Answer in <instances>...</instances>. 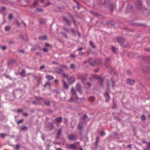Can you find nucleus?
Masks as SVG:
<instances>
[{
	"label": "nucleus",
	"mask_w": 150,
	"mask_h": 150,
	"mask_svg": "<svg viewBox=\"0 0 150 150\" xmlns=\"http://www.w3.org/2000/svg\"><path fill=\"white\" fill-rule=\"evenodd\" d=\"M63 77L62 78V81L64 87L66 89H68L69 88V86L66 83V80L67 79L69 83H72L75 81V78L73 77H71L68 78L67 75L64 73L63 74Z\"/></svg>",
	"instance_id": "obj_1"
},
{
	"label": "nucleus",
	"mask_w": 150,
	"mask_h": 150,
	"mask_svg": "<svg viewBox=\"0 0 150 150\" xmlns=\"http://www.w3.org/2000/svg\"><path fill=\"white\" fill-rule=\"evenodd\" d=\"M71 93L72 94V96L71 98L70 101L71 102H76L78 98L76 91L74 88H72L71 90Z\"/></svg>",
	"instance_id": "obj_2"
},
{
	"label": "nucleus",
	"mask_w": 150,
	"mask_h": 150,
	"mask_svg": "<svg viewBox=\"0 0 150 150\" xmlns=\"http://www.w3.org/2000/svg\"><path fill=\"white\" fill-rule=\"evenodd\" d=\"M35 100L32 102L34 105H43V99L39 97H35Z\"/></svg>",
	"instance_id": "obj_3"
},
{
	"label": "nucleus",
	"mask_w": 150,
	"mask_h": 150,
	"mask_svg": "<svg viewBox=\"0 0 150 150\" xmlns=\"http://www.w3.org/2000/svg\"><path fill=\"white\" fill-rule=\"evenodd\" d=\"M92 76L95 79H99L101 82V85L102 86V83L103 81V79H102L101 78L100 76L94 74H92Z\"/></svg>",
	"instance_id": "obj_4"
},
{
	"label": "nucleus",
	"mask_w": 150,
	"mask_h": 150,
	"mask_svg": "<svg viewBox=\"0 0 150 150\" xmlns=\"http://www.w3.org/2000/svg\"><path fill=\"white\" fill-rule=\"evenodd\" d=\"M114 83V81L112 80L109 81L107 83V86L109 88H113Z\"/></svg>",
	"instance_id": "obj_5"
},
{
	"label": "nucleus",
	"mask_w": 150,
	"mask_h": 150,
	"mask_svg": "<svg viewBox=\"0 0 150 150\" xmlns=\"http://www.w3.org/2000/svg\"><path fill=\"white\" fill-rule=\"evenodd\" d=\"M67 147L70 149H77V147L75 144H68L67 145Z\"/></svg>",
	"instance_id": "obj_6"
},
{
	"label": "nucleus",
	"mask_w": 150,
	"mask_h": 150,
	"mask_svg": "<svg viewBox=\"0 0 150 150\" xmlns=\"http://www.w3.org/2000/svg\"><path fill=\"white\" fill-rule=\"evenodd\" d=\"M76 89L81 94L82 93V91L81 90V87L79 83H77L76 84Z\"/></svg>",
	"instance_id": "obj_7"
},
{
	"label": "nucleus",
	"mask_w": 150,
	"mask_h": 150,
	"mask_svg": "<svg viewBox=\"0 0 150 150\" xmlns=\"http://www.w3.org/2000/svg\"><path fill=\"white\" fill-rule=\"evenodd\" d=\"M127 83L128 84L132 85L135 83V81L133 80L128 79L127 80Z\"/></svg>",
	"instance_id": "obj_8"
},
{
	"label": "nucleus",
	"mask_w": 150,
	"mask_h": 150,
	"mask_svg": "<svg viewBox=\"0 0 150 150\" xmlns=\"http://www.w3.org/2000/svg\"><path fill=\"white\" fill-rule=\"evenodd\" d=\"M68 137L69 139L70 140H75L76 139L75 136L73 134L69 135Z\"/></svg>",
	"instance_id": "obj_9"
},
{
	"label": "nucleus",
	"mask_w": 150,
	"mask_h": 150,
	"mask_svg": "<svg viewBox=\"0 0 150 150\" xmlns=\"http://www.w3.org/2000/svg\"><path fill=\"white\" fill-rule=\"evenodd\" d=\"M104 96L106 98V101H108L110 99V97L109 94L107 92L105 93Z\"/></svg>",
	"instance_id": "obj_10"
},
{
	"label": "nucleus",
	"mask_w": 150,
	"mask_h": 150,
	"mask_svg": "<svg viewBox=\"0 0 150 150\" xmlns=\"http://www.w3.org/2000/svg\"><path fill=\"white\" fill-rule=\"evenodd\" d=\"M50 103V102L48 100H44L43 105L45 104L46 105H49Z\"/></svg>",
	"instance_id": "obj_11"
},
{
	"label": "nucleus",
	"mask_w": 150,
	"mask_h": 150,
	"mask_svg": "<svg viewBox=\"0 0 150 150\" xmlns=\"http://www.w3.org/2000/svg\"><path fill=\"white\" fill-rule=\"evenodd\" d=\"M137 7L139 9L140 8L142 7V3L141 1H138L137 2Z\"/></svg>",
	"instance_id": "obj_12"
},
{
	"label": "nucleus",
	"mask_w": 150,
	"mask_h": 150,
	"mask_svg": "<svg viewBox=\"0 0 150 150\" xmlns=\"http://www.w3.org/2000/svg\"><path fill=\"white\" fill-rule=\"evenodd\" d=\"M63 19L64 21L66 22L68 25H70L71 22L68 21L67 19L65 17H63Z\"/></svg>",
	"instance_id": "obj_13"
},
{
	"label": "nucleus",
	"mask_w": 150,
	"mask_h": 150,
	"mask_svg": "<svg viewBox=\"0 0 150 150\" xmlns=\"http://www.w3.org/2000/svg\"><path fill=\"white\" fill-rule=\"evenodd\" d=\"M79 79H80L81 80L82 82L83 83H84V82L86 81V77H83L82 76H80L78 78Z\"/></svg>",
	"instance_id": "obj_14"
},
{
	"label": "nucleus",
	"mask_w": 150,
	"mask_h": 150,
	"mask_svg": "<svg viewBox=\"0 0 150 150\" xmlns=\"http://www.w3.org/2000/svg\"><path fill=\"white\" fill-rule=\"evenodd\" d=\"M117 41L119 43H122L124 41V39L122 38H119L117 39Z\"/></svg>",
	"instance_id": "obj_15"
},
{
	"label": "nucleus",
	"mask_w": 150,
	"mask_h": 150,
	"mask_svg": "<svg viewBox=\"0 0 150 150\" xmlns=\"http://www.w3.org/2000/svg\"><path fill=\"white\" fill-rule=\"evenodd\" d=\"M38 0H35L33 2V5L31 6L32 7H34L38 3Z\"/></svg>",
	"instance_id": "obj_16"
},
{
	"label": "nucleus",
	"mask_w": 150,
	"mask_h": 150,
	"mask_svg": "<svg viewBox=\"0 0 150 150\" xmlns=\"http://www.w3.org/2000/svg\"><path fill=\"white\" fill-rule=\"evenodd\" d=\"M39 38L41 40H46L47 38L46 35H43L40 36L39 37Z\"/></svg>",
	"instance_id": "obj_17"
},
{
	"label": "nucleus",
	"mask_w": 150,
	"mask_h": 150,
	"mask_svg": "<svg viewBox=\"0 0 150 150\" xmlns=\"http://www.w3.org/2000/svg\"><path fill=\"white\" fill-rule=\"evenodd\" d=\"M46 78L50 80L53 79V77L49 75H47L46 76Z\"/></svg>",
	"instance_id": "obj_18"
},
{
	"label": "nucleus",
	"mask_w": 150,
	"mask_h": 150,
	"mask_svg": "<svg viewBox=\"0 0 150 150\" xmlns=\"http://www.w3.org/2000/svg\"><path fill=\"white\" fill-rule=\"evenodd\" d=\"M50 83L49 82H47L45 84V88H50Z\"/></svg>",
	"instance_id": "obj_19"
},
{
	"label": "nucleus",
	"mask_w": 150,
	"mask_h": 150,
	"mask_svg": "<svg viewBox=\"0 0 150 150\" xmlns=\"http://www.w3.org/2000/svg\"><path fill=\"white\" fill-rule=\"evenodd\" d=\"M11 27L9 26H6L5 27V30L6 31H8L10 30Z\"/></svg>",
	"instance_id": "obj_20"
},
{
	"label": "nucleus",
	"mask_w": 150,
	"mask_h": 150,
	"mask_svg": "<svg viewBox=\"0 0 150 150\" xmlns=\"http://www.w3.org/2000/svg\"><path fill=\"white\" fill-rule=\"evenodd\" d=\"M55 120L57 122H59L62 121V118L61 117H57L56 119Z\"/></svg>",
	"instance_id": "obj_21"
},
{
	"label": "nucleus",
	"mask_w": 150,
	"mask_h": 150,
	"mask_svg": "<svg viewBox=\"0 0 150 150\" xmlns=\"http://www.w3.org/2000/svg\"><path fill=\"white\" fill-rule=\"evenodd\" d=\"M56 71L59 74H60L62 72V70L60 69H56Z\"/></svg>",
	"instance_id": "obj_22"
},
{
	"label": "nucleus",
	"mask_w": 150,
	"mask_h": 150,
	"mask_svg": "<svg viewBox=\"0 0 150 150\" xmlns=\"http://www.w3.org/2000/svg\"><path fill=\"white\" fill-rule=\"evenodd\" d=\"M90 45L93 48H95V46L94 45L93 43L91 41H90Z\"/></svg>",
	"instance_id": "obj_23"
},
{
	"label": "nucleus",
	"mask_w": 150,
	"mask_h": 150,
	"mask_svg": "<svg viewBox=\"0 0 150 150\" xmlns=\"http://www.w3.org/2000/svg\"><path fill=\"white\" fill-rule=\"evenodd\" d=\"M20 74L21 76H25V70H22L21 72L20 73Z\"/></svg>",
	"instance_id": "obj_24"
},
{
	"label": "nucleus",
	"mask_w": 150,
	"mask_h": 150,
	"mask_svg": "<svg viewBox=\"0 0 150 150\" xmlns=\"http://www.w3.org/2000/svg\"><path fill=\"white\" fill-rule=\"evenodd\" d=\"M40 22L41 24H44L45 23V21L44 19H42L40 21Z\"/></svg>",
	"instance_id": "obj_25"
},
{
	"label": "nucleus",
	"mask_w": 150,
	"mask_h": 150,
	"mask_svg": "<svg viewBox=\"0 0 150 150\" xmlns=\"http://www.w3.org/2000/svg\"><path fill=\"white\" fill-rule=\"evenodd\" d=\"M95 99V98L94 97L92 96L91 97L89 98V100L90 101H92L94 100Z\"/></svg>",
	"instance_id": "obj_26"
},
{
	"label": "nucleus",
	"mask_w": 150,
	"mask_h": 150,
	"mask_svg": "<svg viewBox=\"0 0 150 150\" xmlns=\"http://www.w3.org/2000/svg\"><path fill=\"white\" fill-rule=\"evenodd\" d=\"M6 135V134L4 133H1L0 134V137L2 138H4V137Z\"/></svg>",
	"instance_id": "obj_27"
},
{
	"label": "nucleus",
	"mask_w": 150,
	"mask_h": 150,
	"mask_svg": "<svg viewBox=\"0 0 150 150\" xmlns=\"http://www.w3.org/2000/svg\"><path fill=\"white\" fill-rule=\"evenodd\" d=\"M82 127V125L81 123H80L78 126V128L79 129H81Z\"/></svg>",
	"instance_id": "obj_28"
},
{
	"label": "nucleus",
	"mask_w": 150,
	"mask_h": 150,
	"mask_svg": "<svg viewBox=\"0 0 150 150\" xmlns=\"http://www.w3.org/2000/svg\"><path fill=\"white\" fill-rule=\"evenodd\" d=\"M13 18V16L12 14H10L8 16V18L9 20Z\"/></svg>",
	"instance_id": "obj_29"
},
{
	"label": "nucleus",
	"mask_w": 150,
	"mask_h": 150,
	"mask_svg": "<svg viewBox=\"0 0 150 150\" xmlns=\"http://www.w3.org/2000/svg\"><path fill=\"white\" fill-rule=\"evenodd\" d=\"M100 1L102 4H104L106 2L105 0H100Z\"/></svg>",
	"instance_id": "obj_30"
},
{
	"label": "nucleus",
	"mask_w": 150,
	"mask_h": 150,
	"mask_svg": "<svg viewBox=\"0 0 150 150\" xmlns=\"http://www.w3.org/2000/svg\"><path fill=\"white\" fill-rule=\"evenodd\" d=\"M6 47L5 45H4L3 46L1 47V48L3 50H5L6 49Z\"/></svg>",
	"instance_id": "obj_31"
},
{
	"label": "nucleus",
	"mask_w": 150,
	"mask_h": 150,
	"mask_svg": "<svg viewBox=\"0 0 150 150\" xmlns=\"http://www.w3.org/2000/svg\"><path fill=\"white\" fill-rule=\"evenodd\" d=\"M36 11L38 12H40L42 11L43 10L41 8H37L36 9Z\"/></svg>",
	"instance_id": "obj_32"
},
{
	"label": "nucleus",
	"mask_w": 150,
	"mask_h": 150,
	"mask_svg": "<svg viewBox=\"0 0 150 150\" xmlns=\"http://www.w3.org/2000/svg\"><path fill=\"white\" fill-rule=\"evenodd\" d=\"M70 67H71V68L72 69H74V68L75 67V66L73 64H71L70 65Z\"/></svg>",
	"instance_id": "obj_33"
},
{
	"label": "nucleus",
	"mask_w": 150,
	"mask_h": 150,
	"mask_svg": "<svg viewBox=\"0 0 150 150\" xmlns=\"http://www.w3.org/2000/svg\"><path fill=\"white\" fill-rule=\"evenodd\" d=\"M105 134V133L103 131H101L100 133V135L101 136H103Z\"/></svg>",
	"instance_id": "obj_34"
},
{
	"label": "nucleus",
	"mask_w": 150,
	"mask_h": 150,
	"mask_svg": "<svg viewBox=\"0 0 150 150\" xmlns=\"http://www.w3.org/2000/svg\"><path fill=\"white\" fill-rule=\"evenodd\" d=\"M23 120H20L19 121H17V124H18L20 123H21L22 122H23Z\"/></svg>",
	"instance_id": "obj_35"
},
{
	"label": "nucleus",
	"mask_w": 150,
	"mask_h": 150,
	"mask_svg": "<svg viewBox=\"0 0 150 150\" xmlns=\"http://www.w3.org/2000/svg\"><path fill=\"white\" fill-rule=\"evenodd\" d=\"M142 120L143 121L145 119V116L144 115H142L141 116V117Z\"/></svg>",
	"instance_id": "obj_36"
},
{
	"label": "nucleus",
	"mask_w": 150,
	"mask_h": 150,
	"mask_svg": "<svg viewBox=\"0 0 150 150\" xmlns=\"http://www.w3.org/2000/svg\"><path fill=\"white\" fill-rule=\"evenodd\" d=\"M45 46L46 47H52V46L51 45H50L47 43H46L45 44Z\"/></svg>",
	"instance_id": "obj_37"
},
{
	"label": "nucleus",
	"mask_w": 150,
	"mask_h": 150,
	"mask_svg": "<svg viewBox=\"0 0 150 150\" xmlns=\"http://www.w3.org/2000/svg\"><path fill=\"white\" fill-rule=\"evenodd\" d=\"M43 51L44 52H48V50L47 49V48H44L43 49Z\"/></svg>",
	"instance_id": "obj_38"
},
{
	"label": "nucleus",
	"mask_w": 150,
	"mask_h": 150,
	"mask_svg": "<svg viewBox=\"0 0 150 150\" xmlns=\"http://www.w3.org/2000/svg\"><path fill=\"white\" fill-rule=\"evenodd\" d=\"M96 150H101V148L99 146H96Z\"/></svg>",
	"instance_id": "obj_39"
},
{
	"label": "nucleus",
	"mask_w": 150,
	"mask_h": 150,
	"mask_svg": "<svg viewBox=\"0 0 150 150\" xmlns=\"http://www.w3.org/2000/svg\"><path fill=\"white\" fill-rule=\"evenodd\" d=\"M87 116L86 115H83V116L82 117V119L83 120H84V119L86 118H87Z\"/></svg>",
	"instance_id": "obj_40"
},
{
	"label": "nucleus",
	"mask_w": 150,
	"mask_h": 150,
	"mask_svg": "<svg viewBox=\"0 0 150 150\" xmlns=\"http://www.w3.org/2000/svg\"><path fill=\"white\" fill-rule=\"evenodd\" d=\"M112 49L113 52H115V49L114 47H112Z\"/></svg>",
	"instance_id": "obj_41"
},
{
	"label": "nucleus",
	"mask_w": 150,
	"mask_h": 150,
	"mask_svg": "<svg viewBox=\"0 0 150 150\" xmlns=\"http://www.w3.org/2000/svg\"><path fill=\"white\" fill-rule=\"evenodd\" d=\"M16 24L17 26H20V23L18 21H16Z\"/></svg>",
	"instance_id": "obj_42"
},
{
	"label": "nucleus",
	"mask_w": 150,
	"mask_h": 150,
	"mask_svg": "<svg viewBox=\"0 0 150 150\" xmlns=\"http://www.w3.org/2000/svg\"><path fill=\"white\" fill-rule=\"evenodd\" d=\"M45 68V66L44 65H42L40 67V69H44Z\"/></svg>",
	"instance_id": "obj_43"
},
{
	"label": "nucleus",
	"mask_w": 150,
	"mask_h": 150,
	"mask_svg": "<svg viewBox=\"0 0 150 150\" xmlns=\"http://www.w3.org/2000/svg\"><path fill=\"white\" fill-rule=\"evenodd\" d=\"M61 130L60 129L57 133V135L58 136H59L60 135V134L61 133Z\"/></svg>",
	"instance_id": "obj_44"
},
{
	"label": "nucleus",
	"mask_w": 150,
	"mask_h": 150,
	"mask_svg": "<svg viewBox=\"0 0 150 150\" xmlns=\"http://www.w3.org/2000/svg\"><path fill=\"white\" fill-rule=\"evenodd\" d=\"M87 85L88 86V87H89L91 86V84L89 83H88L87 84Z\"/></svg>",
	"instance_id": "obj_45"
},
{
	"label": "nucleus",
	"mask_w": 150,
	"mask_h": 150,
	"mask_svg": "<svg viewBox=\"0 0 150 150\" xmlns=\"http://www.w3.org/2000/svg\"><path fill=\"white\" fill-rule=\"evenodd\" d=\"M22 111V109H18L17 110V112H21Z\"/></svg>",
	"instance_id": "obj_46"
},
{
	"label": "nucleus",
	"mask_w": 150,
	"mask_h": 150,
	"mask_svg": "<svg viewBox=\"0 0 150 150\" xmlns=\"http://www.w3.org/2000/svg\"><path fill=\"white\" fill-rule=\"evenodd\" d=\"M71 32L73 33L74 34L75 33L74 30L73 29H72L71 30Z\"/></svg>",
	"instance_id": "obj_47"
},
{
	"label": "nucleus",
	"mask_w": 150,
	"mask_h": 150,
	"mask_svg": "<svg viewBox=\"0 0 150 150\" xmlns=\"http://www.w3.org/2000/svg\"><path fill=\"white\" fill-rule=\"evenodd\" d=\"M84 54V53L83 52H81L79 53V54L80 55H83Z\"/></svg>",
	"instance_id": "obj_48"
},
{
	"label": "nucleus",
	"mask_w": 150,
	"mask_h": 150,
	"mask_svg": "<svg viewBox=\"0 0 150 150\" xmlns=\"http://www.w3.org/2000/svg\"><path fill=\"white\" fill-rule=\"evenodd\" d=\"M94 71L95 72H97L98 71V69H95L94 70Z\"/></svg>",
	"instance_id": "obj_49"
},
{
	"label": "nucleus",
	"mask_w": 150,
	"mask_h": 150,
	"mask_svg": "<svg viewBox=\"0 0 150 150\" xmlns=\"http://www.w3.org/2000/svg\"><path fill=\"white\" fill-rule=\"evenodd\" d=\"M99 138L98 137H97L96 138V142H98L99 141Z\"/></svg>",
	"instance_id": "obj_50"
},
{
	"label": "nucleus",
	"mask_w": 150,
	"mask_h": 150,
	"mask_svg": "<svg viewBox=\"0 0 150 150\" xmlns=\"http://www.w3.org/2000/svg\"><path fill=\"white\" fill-rule=\"evenodd\" d=\"M28 3H29L31 1V0H25Z\"/></svg>",
	"instance_id": "obj_51"
},
{
	"label": "nucleus",
	"mask_w": 150,
	"mask_h": 150,
	"mask_svg": "<svg viewBox=\"0 0 150 150\" xmlns=\"http://www.w3.org/2000/svg\"><path fill=\"white\" fill-rule=\"evenodd\" d=\"M19 147V146L18 145H16V149H17Z\"/></svg>",
	"instance_id": "obj_52"
},
{
	"label": "nucleus",
	"mask_w": 150,
	"mask_h": 150,
	"mask_svg": "<svg viewBox=\"0 0 150 150\" xmlns=\"http://www.w3.org/2000/svg\"><path fill=\"white\" fill-rule=\"evenodd\" d=\"M70 56L72 57H75V55L73 54H71Z\"/></svg>",
	"instance_id": "obj_53"
},
{
	"label": "nucleus",
	"mask_w": 150,
	"mask_h": 150,
	"mask_svg": "<svg viewBox=\"0 0 150 150\" xmlns=\"http://www.w3.org/2000/svg\"><path fill=\"white\" fill-rule=\"evenodd\" d=\"M23 115L25 116H27L28 115V114L27 113H24Z\"/></svg>",
	"instance_id": "obj_54"
},
{
	"label": "nucleus",
	"mask_w": 150,
	"mask_h": 150,
	"mask_svg": "<svg viewBox=\"0 0 150 150\" xmlns=\"http://www.w3.org/2000/svg\"><path fill=\"white\" fill-rule=\"evenodd\" d=\"M5 8L4 7H2L1 8V11H4L5 10Z\"/></svg>",
	"instance_id": "obj_55"
},
{
	"label": "nucleus",
	"mask_w": 150,
	"mask_h": 150,
	"mask_svg": "<svg viewBox=\"0 0 150 150\" xmlns=\"http://www.w3.org/2000/svg\"><path fill=\"white\" fill-rule=\"evenodd\" d=\"M83 49V48L82 47H81L80 48L78 49V50L79 51Z\"/></svg>",
	"instance_id": "obj_56"
},
{
	"label": "nucleus",
	"mask_w": 150,
	"mask_h": 150,
	"mask_svg": "<svg viewBox=\"0 0 150 150\" xmlns=\"http://www.w3.org/2000/svg\"><path fill=\"white\" fill-rule=\"evenodd\" d=\"M26 128V127H23L21 128L22 130H24Z\"/></svg>",
	"instance_id": "obj_57"
},
{
	"label": "nucleus",
	"mask_w": 150,
	"mask_h": 150,
	"mask_svg": "<svg viewBox=\"0 0 150 150\" xmlns=\"http://www.w3.org/2000/svg\"><path fill=\"white\" fill-rule=\"evenodd\" d=\"M131 146V145L130 144H129L127 146V147L129 148Z\"/></svg>",
	"instance_id": "obj_58"
},
{
	"label": "nucleus",
	"mask_w": 150,
	"mask_h": 150,
	"mask_svg": "<svg viewBox=\"0 0 150 150\" xmlns=\"http://www.w3.org/2000/svg\"><path fill=\"white\" fill-rule=\"evenodd\" d=\"M149 148H150V142H149L148 144Z\"/></svg>",
	"instance_id": "obj_59"
},
{
	"label": "nucleus",
	"mask_w": 150,
	"mask_h": 150,
	"mask_svg": "<svg viewBox=\"0 0 150 150\" xmlns=\"http://www.w3.org/2000/svg\"><path fill=\"white\" fill-rule=\"evenodd\" d=\"M56 150H62V149H61L60 148H59L57 149Z\"/></svg>",
	"instance_id": "obj_60"
},
{
	"label": "nucleus",
	"mask_w": 150,
	"mask_h": 150,
	"mask_svg": "<svg viewBox=\"0 0 150 150\" xmlns=\"http://www.w3.org/2000/svg\"><path fill=\"white\" fill-rule=\"evenodd\" d=\"M54 81L55 83H57L58 82V81L56 79Z\"/></svg>",
	"instance_id": "obj_61"
},
{
	"label": "nucleus",
	"mask_w": 150,
	"mask_h": 150,
	"mask_svg": "<svg viewBox=\"0 0 150 150\" xmlns=\"http://www.w3.org/2000/svg\"><path fill=\"white\" fill-rule=\"evenodd\" d=\"M40 1L41 2H43L44 1V0H40Z\"/></svg>",
	"instance_id": "obj_62"
},
{
	"label": "nucleus",
	"mask_w": 150,
	"mask_h": 150,
	"mask_svg": "<svg viewBox=\"0 0 150 150\" xmlns=\"http://www.w3.org/2000/svg\"><path fill=\"white\" fill-rule=\"evenodd\" d=\"M24 26L25 27V26H26V25H25V23H24Z\"/></svg>",
	"instance_id": "obj_63"
},
{
	"label": "nucleus",
	"mask_w": 150,
	"mask_h": 150,
	"mask_svg": "<svg viewBox=\"0 0 150 150\" xmlns=\"http://www.w3.org/2000/svg\"><path fill=\"white\" fill-rule=\"evenodd\" d=\"M79 150H82V148H80V149Z\"/></svg>",
	"instance_id": "obj_64"
}]
</instances>
